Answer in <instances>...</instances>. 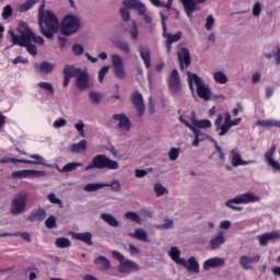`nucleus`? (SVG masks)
Wrapping results in <instances>:
<instances>
[{
  "instance_id": "c9c22d12",
  "label": "nucleus",
  "mask_w": 280,
  "mask_h": 280,
  "mask_svg": "<svg viewBox=\"0 0 280 280\" xmlns=\"http://www.w3.org/2000/svg\"><path fill=\"white\" fill-rule=\"evenodd\" d=\"M94 264L96 266H102L103 270L107 271L110 269V261L105 256H98L95 258Z\"/></svg>"
},
{
  "instance_id": "412c9836",
  "label": "nucleus",
  "mask_w": 280,
  "mask_h": 280,
  "mask_svg": "<svg viewBox=\"0 0 280 280\" xmlns=\"http://www.w3.org/2000/svg\"><path fill=\"white\" fill-rule=\"evenodd\" d=\"M113 119H115L116 121H119L118 127L121 130H127V132H129L131 128V121L125 114H115L113 116Z\"/></svg>"
},
{
  "instance_id": "a211bd4d",
  "label": "nucleus",
  "mask_w": 280,
  "mask_h": 280,
  "mask_svg": "<svg viewBox=\"0 0 280 280\" xmlns=\"http://www.w3.org/2000/svg\"><path fill=\"white\" fill-rule=\"evenodd\" d=\"M225 259L220 257H212L210 259H207L203 264V270L210 271L211 269H217L220 267H224Z\"/></svg>"
},
{
  "instance_id": "8fccbe9b",
  "label": "nucleus",
  "mask_w": 280,
  "mask_h": 280,
  "mask_svg": "<svg viewBox=\"0 0 280 280\" xmlns=\"http://www.w3.org/2000/svg\"><path fill=\"white\" fill-rule=\"evenodd\" d=\"M35 3H36L35 0H27L25 3L20 5L19 11L26 12V11L31 10Z\"/></svg>"
},
{
  "instance_id": "6e6d98bb",
  "label": "nucleus",
  "mask_w": 280,
  "mask_h": 280,
  "mask_svg": "<svg viewBox=\"0 0 280 280\" xmlns=\"http://www.w3.org/2000/svg\"><path fill=\"white\" fill-rule=\"evenodd\" d=\"M46 228L49 229V230H52V229H56L57 228V220L54 215H50L46 222Z\"/></svg>"
},
{
  "instance_id": "1a4fd4ad",
  "label": "nucleus",
  "mask_w": 280,
  "mask_h": 280,
  "mask_svg": "<svg viewBox=\"0 0 280 280\" xmlns=\"http://www.w3.org/2000/svg\"><path fill=\"white\" fill-rule=\"evenodd\" d=\"M166 16H164L162 14V26H163V36L164 38H166V48H167V52H171L172 50V45L174 43H177L180 40L182 36H183V33L182 32H178L176 33L175 35H172L171 33H167V26H166Z\"/></svg>"
},
{
  "instance_id": "37998d69",
  "label": "nucleus",
  "mask_w": 280,
  "mask_h": 280,
  "mask_svg": "<svg viewBox=\"0 0 280 280\" xmlns=\"http://www.w3.org/2000/svg\"><path fill=\"white\" fill-rule=\"evenodd\" d=\"M190 130L195 135V140L192 142V145H194V148H198L199 143H201V141H202V138H200L201 137L200 136V129H198L196 127H192Z\"/></svg>"
},
{
  "instance_id": "4be33fe9",
  "label": "nucleus",
  "mask_w": 280,
  "mask_h": 280,
  "mask_svg": "<svg viewBox=\"0 0 280 280\" xmlns=\"http://www.w3.org/2000/svg\"><path fill=\"white\" fill-rule=\"evenodd\" d=\"M275 240H280V233L278 231L258 235V243H260V246H267L269 242Z\"/></svg>"
},
{
  "instance_id": "0eeeda50",
  "label": "nucleus",
  "mask_w": 280,
  "mask_h": 280,
  "mask_svg": "<svg viewBox=\"0 0 280 280\" xmlns=\"http://www.w3.org/2000/svg\"><path fill=\"white\" fill-rule=\"evenodd\" d=\"M79 28L80 20L72 14L67 15L61 22V34L65 36L75 34L79 31Z\"/></svg>"
},
{
  "instance_id": "4c0bfd02",
  "label": "nucleus",
  "mask_w": 280,
  "mask_h": 280,
  "mask_svg": "<svg viewBox=\"0 0 280 280\" xmlns=\"http://www.w3.org/2000/svg\"><path fill=\"white\" fill-rule=\"evenodd\" d=\"M11 236H15V237L21 236L22 240L26 241L27 243H31V236L26 232H24V233H14V234H12V233H1L0 234V237H11Z\"/></svg>"
},
{
  "instance_id": "c756f323",
  "label": "nucleus",
  "mask_w": 280,
  "mask_h": 280,
  "mask_svg": "<svg viewBox=\"0 0 280 280\" xmlns=\"http://www.w3.org/2000/svg\"><path fill=\"white\" fill-rule=\"evenodd\" d=\"M182 266L188 269L189 272L199 273L200 266L194 256L190 257L188 261H186V265H182Z\"/></svg>"
},
{
  "instance_id": "b1692460",
  "label": "nucleus",
  "mask_w": 280,
  "mask_h": 280,
  "mask_svg": "<svg viewBox=\"0 0 280 280\" xmlns=\"http://www.w3.org/2000/svg\"><path fill=\"white\" fill-rule=\"evenodd\" d=\"M255 161H243L242 155L237 149L232 150V166L238 167L240 165H249Z\"/></svg>"
},
{
  "instance_id": "c85d7f7f",
  "label": "nucleus",
  "mask_w": 280,
  "mask_h": 280,
  "mask_svg": "<svg viewBox=\"0 0 280 280\" xmlns=\"http://www.w3.org/2000/svg\"><path fill=\"white\" fill-rule=\"evenodd\" d=\"M46 219V212L44 209L39 208L37 210H33L31 212V215L28 217L30 222H35V221H44Z\"/></svg>"
},
{
  "instance_id": "20e7f679",
  "label": "nucleus",
  "mask_w": 280,
  "mask_h": 280,
  "mask_svg": "<svg viewBox=\"0 0 280 280\" xmlns=\"http://www.w3.org/2000/svg\"><path fill=\"white\" fill-rule=\"evenodd\" d=\"M259 201H260L259 196H256L253 192H245L225 201V207H228L232 211L242 212L243 207H237L234 205H250Z\"/></svg>"
},
{
  "instance_id": "7ed1b4c3",
  "label": "nucleus",
  "mask_w": 280,
  "mask_h": 280,
  "mask_svg": "<svg viewBox=\"0 0 280 280\" xmlns=\"http://www.w3.org/2000/svg\"><path fill=\"white\" fill-rule=\"evenodd\" d=\"M188 75V85L194 96H196L195 93V86L194 83L197 86V94L200 100H205V102H210L212 92L209 85L205 83V81L196 73H191L190 71L187 72Z\"/></svg>"
},
{
  "instance_id": "69168bd1",
  "label": "nucleus",
  "mask_w": 280,
  "mask_h": 280,
  "mask_svg": "<svg viewBox=\"0 0 280 280\" xmlns=\"http://www.w3.org/2000/svg\"><path fill=\"white\" fill-rule=\"evenodd\" d=\"M35 42L36 44H38V45H44V43H45V40H44V38L43 37H40V36H36L34 33H33V31H32V36H31V42Z\"/></svg>"
},
{
  "instance_id": "aec40b11",
  "label": "nucleus",
  "mask_w": 280,
  "mask_h": 280,
  "mask_svg": "<svg viewBox=\"0 0 280 280\" xmlns=\"http://www.w3.org/2000/svg\"><path fill=\"white\" fill-rule=\"evenodd\" d=\"M75 85L80 91H84L90 86V75L86 71H82L77 77Z\"/></svg>"
},
{
  "instance_id": "473e14b6",
  "label": "nucleus",
  "mask_w": 280,
  "mask_h": 280,
  "mask_svg": "<svg viewBox=\"0 0 280 280\" xmlns=\"http://www.w3.org/2000/svg\"><path fill=\"white\" fill-rule=\"evenodd\" d=\"M74 240L80 241V242L84 243L88 246H92L93 245L92 234L90 232L75 233L74 234Z\"/></svg>"
},
{
  "instance_id": "2eb2a0df",
  "label": "nucleus",
  "mask_w": 280,
  "mask_h": 280,
  "mask_svg": "<svg viewBox=\"0 0 280 280\" xmlns=\"http://www.w3.org/2000/svg\"><path fill=\"white\" fill-rule=\"evenodd\" d=\"M275 152H277V144H271V149L265 152V161L269 164L270 167H273L276 172H280V163L273 160Z\"/></svg>"
},
{
  "instance_id": "58836bf2",
  "label": "nucleus",
  "mask_w": 280,
  "mask_h": 280,
  "mask_svg": "<svg viewBox=\"0 0 280 280\" xmlns=\"http://www.w3.org/2000/svg\"><path fill=\"white\" fill-rule=\"evenodd\" d=\"M86 150V141L81 140L79 143H74L70 148V152H84Z\"/></svg>"
},
{
  "instance_id": "864d4df0",
  "label": "nucleus",
  "mask_w": 280,
  "mask_h": 280,
  "mask_svg": "<svg viewBox=\"0 0 280 280\" xmlns=\"http://www.w3.org/2000/svg\"><path fill=\"white\" fill-rule=\"evenodd\" d=\"M47 199L49 200L50 203L57 205V206H59L60 208H63L62 201H61L59 198H57V197L55 196V194H52V192L49 194V195L47 196Z\"/></svg>"
},
{
  "instance_id": "de8ad7c7",
  "label": "nucleus",
  "mask_w": 280,
  "mask_h": 280,
  "mask_svg": "<svg viewBox=\"0 0 280 280\" xmlns=\"http://www.w3.org/2000/svg\"><path fill=\"white\" fill-rule=\"evenodd\" d=\"M30 159H35L36 161L30 160L32 163H26V165H44V159L38 154H32L30 155Z\"/></svg>"
},
{
  "instance_id": "393cba45",
  "label": "nucleus",
  "mask_w": 280,
  "mask_h": 280,
  "mask_svg": "<svg viewBox=\"0 0 280 280\" xmlns=\"http://www.w3.org/2000/svg\"><path fill=\"white\" fill-rule=\"evenodd\" d=\"M226 242V238L224 237L223 232H219L215 237L211 238L210 241V247L212 250L219 249L222 245H224Z\"/></svg>"
},
{
  "instance_id": "a18cd8bd",
  "label": "nucleus",
  "mask_w": 280,
  "mask_h": 280,
  "mask_svg": "<svg viewBox=\"0 0 280 280\" xmlns=\"http://www.w3.org/2000/svg\"><path fill=\"white\" fill-rule=\"evenodd\" d=\"M213 78L219 84H225L229 81L228 77L221 71L215 72Z\"/></svg>"
},
{
  "instance_id": "09e8293b",
  "label": "nucleus",
  "mask_w": 280,
  "mask_h": 280,
  "mask_svg": "<svg viewBox=\"0 0 280 280\" xmlns=\"http://www.w3.org/2000/svg\"><path fill=\"white\" fill-rule=\"evenodd\" d=\"M115 45L119 50L124 51L125 54L130 52V46H129L128 43L122 42V40H118Z\"/></svg>"
},
{
  "instance_id": "f3484780",
  "label": "nucleus",
  "mask_w": 280,
  "mask_h": 280,
  "mask_svg": "<svg viewBox=\"0 0 280 280\" xmlns=\"http://www.w3.org/2000/svg\"><path fill=\"white\" fill-rule=\"evenodd\" d=\"M179 1L183 3L188 18H191L192 13L198 10L197 4L207 2V0H179Z\"/></svg>"
},
{
  "instance_id": "774afa93",
  "label": "nucleus",
  "mask_w": 280,
  "mask_h": 280,
  "mask_svg": "<svg viewBox=\"0 0 280 280\" xmlns=\"http://www.w3.org/2000/svg\"><path fill=\"white\" fill-rule=\"evenodd\" d=\"M214 24V18L212 15H209L206 23V28L208 31H211Z\"/></svg>"
},
{
  "instance_id": "3c124183",
  "label": "nucleus",
  "mask_w": 280,
  "mask_h": 280,
  "mask_svg": "<svg viewBox=\"0 0 280 280\" xmlns=\"http://www.w3.org/2000/svg\"><path fill=\"white\" fill-rule=\"evenodd\" d=\"M212 142L214 143V148L217 150V154H219V161H221V163H224L225 154H224L222 148L218 144L217 140H212Z\"/></svg>"
},
{
  "instance_id": "5fc2aeb1",
  "label": "nucleus",
  "mask_w": 280,
  "mask_h": 280,
  "mask_svg": "<svg viewBox=\"0 0 280 280\" xmlns=\"http://www.w3.org/2000/svg\"><path fill=\"white\" fill-rule=\"evenodd\" d=\"M90 100H91L92 104H100V102L102 100V94L91 91L90 92Z\"/></svg>"
},
{
  "instance_id": "338daca9",
  "label": "nucleus",
  "mask_w": 280,
  "mask_h": 280,
  "mask_svg": "<svg viewBox=\"0 0 280 280\" xmlns=\"http://www.w3.org/2000/svg\"><path fill=\"white\" fill-rule=\"evenodd\" d=\"M120 15H121V18H122V20H124L125 22H127V21L130 20V13H129V11H128L127 9H125V8H122V9L120 10Z\"/></svg>"
},
{
  "instance_id": "f03ea898",
  "label": "nucleus",
  "mask_w": 280,
  "mask_h": 280,
  "mask_svg": "<svg viewBox=\"0 0 280 280\" xmlns=\"http://www.w3.org/2000/svg\"><path fill=\"white\" fill-rule=\"evenodd\" d=\"M18 32L20 35H15L13 32H10L12 45H18L21 47H26V50L33 55H37V47L31 43L32 30L25 24H20Z\"/></svg>"
},
{
  "instance_id": "9d476101",
  "label": "nucleus",
  "mask_w": 280,
  "mask_h": 280,
  "mask_svg": "<svg viewBox=\"0 0 280 280\" xmlns=\"http://www.w3.org/2000/svg\"><path fill=\"white\" fill-rule=\"evenodd\" d=\"M112 63L114 68V73L118 79L126 78V71L122 62V58L119 55L112 56Z\"/></svg>"
},
{
  "instance_id": "f257e3e1",
  "label": "nucleus",
  "mask_w": 280,
  "mask_h": 280,
  "mask_svg": "<svg viewBox=\"0 0 280 280\" xmlns=\"http://www.w3.org/2000/svg\"><path fill=\"white\" fill-rule=\"evenodd\" d=\"M38 25L40 33L48 39H52L59 30V21L50 10L44 11V4L39 7Z\"/></svg>"
},
{
  "instance_id": "a878e982",
  "label": "nucleus",
  "mask_w": 280,
  "mask_h": 280,
  "mask_svg": "<svg viewBox=\"0 0 280 280\" xmlns=\"http://www.w3.org/2000/svg\"><path fill=\"white\" fill-rule=\"evenodd\" d=\"M35 70L39 72L40 74H48L52 72L55 65L48 62V61H43L42 63H35Z\"/></svg>"
},
{
  "instance_id": "72a5a7b5",
  "label": "nucleus",
  "mask_w": 280,
  "mask_h": 280,
  "mask_svg": "<svg viewBox=\"0 0 280 280\" xmlns=\"http://www.w3.org/2000/svg\"><path fill=\"white\" fill-rule=\"evenodd\" d=\"M82 72V70L80 68H75L72 65H66L62 73L63 75H67L69 78H75L78 77L80 73Z\"/></svg>"
},
{
  "instance_id": "9b49d317",
  "label": "nucleus",
  "mask_w": 280,
  "mask_h": 280,
  "mask_svg": "<svg viewBox=\"0 0 280 280\" xmlns=\"http://www.w3.org/2000/svg\"><path fill=\"white\" fill-rule=\"evenodd\" d=\"M260 259H261V255H259V254H256L253 257L243 255L238 259V265H241V268L243 270H252L253 269L252 264H258L260 261Z\"/></svg>"
},
{
  "instance_id": "39448f33",
  "label": "nucleus",
  "mask_w": 280,
  "mask_h": 280,
  "mask_svg": "<svg viewBox=\"0 0 280 280\" xmlns=\"http://www.w3.org/2000/svg\"><path fill=\"white\" fill-rule=\"evenodd\" d=\"M119 170L117 161L109 159L105 154H98L93 158L92 163L85 167V172L90 170Z\"/></svg>"
},
{
  "instance_id": "423d86ee",
  "label": "nucleus",
  "mask_w": 280,
  "mask_h": 280,
  "mask_svg": "<svg viewBox=\"0 0 280 280\" xmlns=\"http://www.w3.org/2000/svg\"><path fill=\"white\" fill-rule=\"evenodd\" d=\"M112 256L119 261L118 271L120 273L130 275L140 271V266L131 259H125V256L120 252L113 250Z\"/></svg>"
},
{
  "instance_id": "c03bdc74",
  "label": "nucleus",
  "mask_w": 280,
  "mask_h": 280,
  "mask_svg": "<svg viewBox=\"0 0 280 280\" xmlns=\"http://www.w3.org/2000/svg\"><path fill=\"white\" fill-rule=\"evenodd\" d=\"M194 126H197V128H210L212 126V122L209 119L203 120H195L192 119Z\"/></svg>"
},
{
  "instance_id": "49530a36",
  "label": "nucleus",
  "mask_w": 280,
  "mask_h": 280,
  "mask_svg": "<svg viewBox=\"0 0 280 280\" xmlns=\"http://www.w3.org/2000/svg\"><path fill=\"white\" fill-rule=\"evenodd\" d=\"M126 219L130 220L131 222H135L137 224H141V218L139 217L138 213L136 212H131V211H128L126 213Z\"/></svg>"
},
{
  "instance_id": "f8f14e48",
  "label": "nucleus",
  "mask_w": 280,
  "mask_h": 280,
  "mask_svg": "<svg viewBox=\"0 0 280 280\" xmlns=\"http://www.w3.org/2000/svg\"><path fill=\"white\" fill-rule=\"evenodd\" d=\"M131 102H132L135 108L138 110L139 117H143V115L145 113V106H144V101H143L142 94L140 92L136 91L131 95Z\"/></svg>"
},
{
  "instance_id": "680f3d73",
  "label": "nucleus",
  "mask_w": 280,
  "mask_h": 280,
  "mask_svg": "<svg viewBox=\"0 0 280 280\" xmlns=\"http://www.w3.org/2000/svg\"><path fill=\"white\" fill-rule=\"evenodd\" d=\"M108 186L106 187H110L113 191L115 192H119L121 190V186L120 183L118 180H114L112 184H106Z\"/></svg>"
},
{
  "instance_id": "2f4dec72",
  "label": "nucleus",
  "mask_w": 280,
  "mask_h": 280,
  "mask_svg": "<svg viewBox=\"0 0 280 280\" xmlns=\"http://www.w3.org/2000/svg\"><path fill=\"white\" fill-rule=\"evenodd\" d=\"M128 236L130 238L138 240V241H141V242H144V243H148V241H149L148 240V234L142 228L137 229L135 231V233H129Z\"/></svg>"
},
{
  "instance_id": "e2e57ef3",
  "label": "nucleus",
  "mask_w": 280,
  "mask_h": 280,
  "mask_svg": "<svg viewBox=\"0 0 280 280\" xmlns=\"http://www.w3.org/2000/svg\"><path fill=\"white\" fill-rule=\"evenodd\" d=\"M108 67H103L98 72V81L102 83L104 81L105 75L108 73Z\"/></svg>"
},
{
  "instance_id": "ea45409f",
  "label": "nucleus",
  "mask_w": 280,
  "mask_h": 280,
  "mask_svg": "<svg viewBox=\"0 0 280 280\" xmlns=\"http://www.w3.org/2000/svg\"><path fill=\"white\" fill-rule=\"evenodd\" d=\"M56 246L57 248H61V249L68 248L71 246V242L67 237H59L56 240Z\"/></svg>"
},
{
  "instance_id": "6e6552de",
  "label": "nucleus",
  "mask_w": 280,
  "mask_h": 280,
  "mask_svg": "<svg viewBox=\"0 0 280 280\" xmlns=\"http://www.w3.org/2000/svg\"><path fill=\"white\" fill-rule=\"evenodd\" d=\"M27 196L25 194L18 195L11 202V214L20 215L26 208Z\"/></svg>"
},
{
  "instance_id": "4d7b16f0",
  "label": "nucleus",
  "mask_w": 280,
  "mask_h": 280,
  "mask_svg": "<svg viewBox=\"0 0 280 280\" xmlns=\"http://www.w3.org/2000/svg\"><path fill=\"white\" fill-rule=\"evenodd\" d=\"M13 14L12 7L10 4L5 5L2 11V19L8 20Z\"/></svg>"
},
{
  "instance_id": "a19ab883",
  "label": "nucleus",
  "mask_w": 280,
  "mask_h": 280,
  "mask_svg": "<svg viewBox=\"0 0 280 280\" xmlns=\"http://www.w3.org/2000/svg\"><path fill=\"white\" fill-rule=\"evenodd\" d=\"M82 165L83 164L79 162H70L62 167V172H74L77 167H82Z\"/></svg>"
},
{
  "instance_id": "0e129e2a",
  "label": "nucleus",
  "mask_w": 280,
  "mask_h": 280,
  "mask_svg": "<svg viewBox=\"0 0 280 280\" xmlns=\"http://www.w3.org/2000/svg\"><path fill=\"white\" fill-rule=\"evenodd\" d=\"M72 50H73L74 55H77V56L82 55L84 52V48L80 44H74L72 47Z\"/></svg>"
},
{
  "instance_id": "dca6fc26",
  "label": "nucleus",
  "mask_w": 280,
  "mask_h": 280,
  "mask_svg": "<svg viewBox=\"0 0 280 280\" xmlns=\"http://www.w3.org/2000/svg\"><path fill=\"white\" fill-rule=\"evenodd\" d=\"M168 86L173 93H177L182 89L180 77L176 69L173 70L171 73V77L168 79Z\"/></svg>"
},
{
  "instance_id": "603ef678",
  "label": "nucleus",
  "mask_w": 280,
  "mask_h": 280,
  "mask_svg": "<svg viewBox=\"0 0 280 280\" xmlns=\"http://www.w3.org/2000/svg\"><path fill=\"white\" fill-rule=\"evenodd\" d=\"M154 190L156 192L158 198L164 196L165 194H168L167 189L163 187L161 184H155Z\"/></svg>"
},
{
  "instance_id": "f704fd0d",
  "label": "nucleus",
  "mask_w": 280,
  "mask_h": 280,
  "mask_svg": "<svg viewBox=\"0 0 280 280\" xmlns=\"http://www.w3.org/2000/svg\"><path fill=\"white\" fill-rule=\"evenodd\" d=\"M101 219L114 229H117L119 226V222L113 214L102 213Z\"/></svg>"
},
{
  "instance_id": "4468645a",
  "label": "nucleus",
  "mask_w": 280,
  "mask_h": 280,
  "mask_svg": "<svg viewBox=\"0 0 280 280\" xmlns=\"http://www.w3.org/2000/svg\"><path fill=\"white\" fill-rule=\"evenodd\" d=\"M31 176H45V172L43 171H35V170H23V171H15L12 173L11 178H30Z\"/></svg>"
},
{
  "instance_id": "bb28decb",
  "label": "nucleus",
  "mask_w": 280,
  "mask_h": 280,
  "mask_svg": "<svg viewBox=\"0 0 280 280\" xmlns=\"http://www.w3.org/2000/svg\"><path fill=\"white\" fill-rule=\"evenodd\" d=\"M171 259L177 265H186V259L180 258V250L177 246H173L170 250Z\"/></svg>"
},
{
  "instance_id": "e433bc0d",
  "label": "nucleus",
  "mask_w": 280,
  "mask_h": 280,
  "mask_svg": "<svg viewBox=\"0 0 280 280\" xmlns=\"http://www.w3.org/2000/svg\"><path fill=\"white\" fill-rule=\"evenodd\" d=\"M107 186H108L107 184H101V183H98V184H88V185H85L84 190L86 192H95V191H98L103 188H106Z\"/></svg>"
},
{
  "instance_id": "13d9d810",
  "label": "nucleus",
  "mask_w": 280,
  "mask_h": 280,
  "mask_svg": "<svg viewBox=\"0 0 280 280\" xmlns=\"http://www.w3.org/2000/svg\"><path fill=\"white\" fill-rule=\"evenodd\" d=\"M180 149L172 148L168 153L170 161H177Z\"/></svg>"
},
{
  "instance_id": "5701e85b",
  "label": "nucleus",
  "mask_w": 280,
  "mask_h": 280,
  "mask_svg": "<svg viewBox=\"0 0 280 280\" xmlns=\"http://www.w3.org/2000/svg\"><path fill=\"white\" fill-rule=\"evenodd\" d=\"M140 57L144 62V66L147 69L151 68V60H152V54L149 47L147 46H140L139 47Z\"/></svg>"
},
{
  "instance_id": "79ce46f5",
  "label": "nucleus",
  "mask_w": 280,
  "mask_h": 280,
  "mask_svg": "<svg viewBox=\"0 0 280 280\" xmlns=\"http://www.w3.org/2000/svg\"><path fill=\"white\" fill-rule=\"evenodd\" d=\"M190 130L195 135V140L192 142V145H194V148H198L199 143H201V141H202V138H200L201 137L200 136V129H198L196 127H192Z\"/></svg>"
},
{
  "instance_id": "6ab92c4d",
  "label": "nucleus",
  "mask_w": 280,
  "mask_h": 280,
  "mask_svg": "<svg viewBox=\"0 0 280 280\" xmlns=\"http://www.w3.org/2000/svg\"><path fill=\"white\" fill-rule=\"evenodd\" d=\"M122 4L128 9L137 10L139 15L147 13V7L139 0H124Z\"/></svg>"
},
{
  "instance_id": "bf43d9fd",
  "label": "nucleus",
  "mask_w": 280,
  "mask_h": 280,
  "mask_svg": "<svg viewBox=\"0 0 280 280\" xmlns=\"http://www.w3.org/2000/svg\"><path fill=\"white\" fill-rule=\"evenodd\" d=\"M37 85H38L40 89H44V90L48 91L50 94H54V93H55L54 86H52V84L49 83V82H39Z\"/></svg>"
},
{
  "instance_id": "052dcab7",
  "label": "nucleus",
  "mask_w": 280,
  "mask_h": 280,
  "mask_svg": "<svg viewBox=\"0 0 280 280\" xmlns=\"http://www.w3.org/2000/svg\"><path fill=\"white\" fill-rule=\"evenodd\" d=\"M174 222L171 219H166L165 223L158 226L160 230H171L173 229Z\"/></svg>"
},
{
  "instance_id": "7c9ffc66",
  "label": "nucleus",
  "mask_w": 280,
  "mask_h": 280,
  "mask_svg": "<svg viewBox=\"0 0 280 280\" xmlns=\"http://www.w3.org/2000/svg\"><path fill=\"white\" fill-rule=\"evenodd\" d=\"M256 126H261L262 128H280V120L258 119L256 120Z\"/></svg>"
},
{
  "instance_id": "cd10ccee",
  "label": "nucleus",
  "mask_w": 280,
  "mask_h": 280,
  "mask_svg": "<svg viewBox=\"0 0 280 280\" xmlns=\"http://www.w3.org/2000/svg\"><path fill=\"white\" fill-rule=\"evenodd\" d=\"M223 115L225 118L223 125H221V131H219V137H224V135H226L229 130H231V122L233 121L229 112H225V114Z\"/></svg>"
},
{
  "instance_id": "ddd939ff",
  "label": "nucleus",
  "mask_w": 280,
  "mask_h": 280,
  "mask_svg": "<svg viewBox=\"0 0 280 280\" xmlns=\"http://www.w3.org/2000/svg\"><path fill=\"white\" fill-rule=\"evenodd\" d=\"M177 57L180 65V70L188 68L191 65V55L188 48L183 47L178 52Z\"/></svg>"
}]
</instances>
